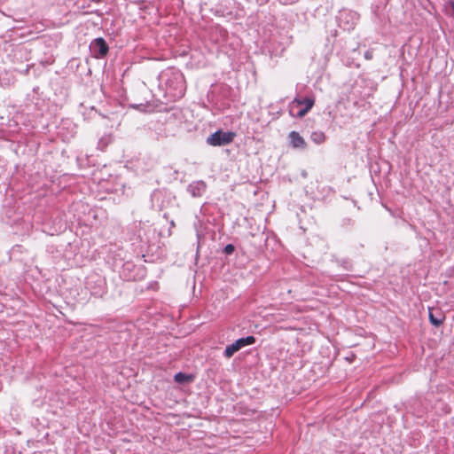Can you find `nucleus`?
I'll use <instances>...</instances> for the list:
<instances>
[{"mask_svg":"<svg viewBox=\"0 0 454 454\" xmlns=\"http://www.w3.org/2000/svg\"><path fill=\"white\" fill-rule=\"evenodd\" d=\"M166 87L173 97L181 98L184 95V78L180 72H171L165 82Z\"/></svg>","mask_w":454,"mask_h":454,"instance_id":"nucleus-1","label":"nucleus"},{"mask_svg":"<svg viewBox=\"0 0 454 454\" xmlns=\"http://www.w3.org/2000/svg\"><path fill=\"white\" fill-rule=\"evenodd\" d=\"M235 137L236 133L233 131L218 129L207 137L206 142L211 146H223L231 144Z\"/></svg>","mask_w":454,"mask_h":454,"instance_id":"nucleus-2","label":"nucleus"},{"mask_svg":"<svg viewBox=\"0 0 454 454\" xmlns=\"http://www.w3.org/2000/svg\"><path fill=\"white\" fill-rule=\"evenodd\" d=\"M255 338L253 335H249L244 338H239L231 345L226 346L223 356L230 359L236 352L240 350L242 348L255 343Z\"/></svg>","mask_w":454,"mask_h":454,"instance_id":"nucleus-3","label":"nucleus"},{"mask_svg":"<svg viewBox=\"0 0 454 454\" xmlns=\"http://www.w3.org/2000/svg\"><path fill=\"white\" fill-rule=\"evenodd\" d=\"M315 100L312 98H295L292 102V109L294 111L295 107H298V111L295 114L296 117L301 118L305 116L308 112L313 107Z\"/></svg>","mask_w":454,"mask_h":454,"instance_id":"nucleus-4","label":"nucleus"},{"mask_svg":"<svg viewBox=\"0 0 454 454\" xmlns=\"http://www.w3.org/2000/svg\"><path fill=\"white\" fill-rule=\"evenodd\" d=\"M90 51L96 59H102L108 53L109 47L102 37L94 39L90 44Z\"/></svg>","mask_w":454,"mask_h":454,"instance_id":"nucleus-5","label":"nucleus"},{"mask_svg":"<svg viewBox=\"0 0 454 454\" xmlns=\"http://www.w3.org/2000/svg\"><path fill=\"white\" fill-rule=\"evenodd\" d=\"M206 189L207 184L202 180L194 181L187 187V191L192 197H201L206 192Z\"/></svg>","mask_w":454,"mask_h":454,"instance_id":"nucleus-6","label":"nucleus"},{"mask_svg":"<svg viewBox=\"0 0 454 454\" xmlns=\"http://www.w3.org/2000/svg\"><path fill=\"white\" fill-rule=\"evenodd\" d=\"M288 138L290 145L295 149H305L307 147L306 141L297 131H291Z\"/></svg>","mask_w":454,"mask_h":454,"instance_id":"nucleus-7","label":"nucleus"},{"mask_svg":"<svg viewBox=\"0 0 454 454\" xmlns=\"http://www.w3.org/2000/svg\"><path fill=\"white\" fill-rule=\"evenodd\" d=\"M428 317L430 323L438 327L443 323L445 315L440 309H429Z\"/></svg>","mask_w":454,"mask_h":454,"instance_id":"nucleus-8","label":"nucleus"},{"mask_svg":"<svg viewBox=\"0 0 454 454\" xmlns=\"http://www.w3.org/2000/svg\"><path fill=\"white\" fill-rule=\"evenodd\" d=\"M310 139L317 145L325 143L326 139L325 134L321 130L313 131L310 135Z\"/></svg>","mask_w":454,"mask_h":454,"instance_id":"nucleus-9","label":"nucleus"},{"mask_svg":"<svg viewBox=\"0 0 454 454\" xmlns=\"http://www.w3.org/2000/svg\"><path fill=\"white\" fill-rule=\"evenodd\" d=\"M174 380L178 384H185L192 381L193 377L184 372H178L174 376Z\"/></svg>","mask_w":454,"mask_h":454,"instance_id":"nucleus-10","label":"nucleus"},{"mask_svg":"<svg viewBox=\"0 0 454 454\" xmlns=\"http://www.w3.org/2000/svg\"><path fill=\"white\" fill-rule=\"evenodd\" d=\"M339 265H340L344 270H352V262L348 258H344L341 260L336 261Z\"/></svg>","mask_w":454,"mask_h":454,"instance_id":"nucleus-11","label":"nucleus"},{"mask_svg":"<svg viewBox=\"0 0 454 454\" xmlns=\"http://www.w3.org/2000/svg\"><path fill=\"white\" fill-rule=\"evenodd\" d=\"M6 175V165L3 158L0 157V178Z\"/></svg>","mask_w":454,"mask_h":454,"instance_id":"nucleus-12","label":"nucleus"},{"mask_svg":"<svg viewBox=\"0 0 454 454\" xmlns=\"http://www.w3.org/2000/svg\"><path fill=\"white\" fill-rule=\"evenodd\" d=\"M110 142V137H106L99 140L98 145L103 150Z\"/></svg>","mask_w":454,"mask_h":454,"instance_id":"nucleus-13","label":"nucleus"},{"mask_svg":"<svg viewBox=\"0 0 454 454\" xmlns=\"http://www.w3.org/2000/svg\"><path fill=\"white\" fill-rule=\"evenodd\" d=\"M235 250V247L232 244H228L224 247L223 252L226 254H231Z\"/></svg>","mask_w":454,"mask_h":454,"instance_id":"nucleus-14","label":"nucleus"},{"mask_svg":"<svg viewBox=\"0 0 454 454\" xmlns=\"http://www.w3.org/2000/svg\"><path fill=\"white\" fill-rule=\"evenodd\" d=\"M446 8L448 13L454 17V1H450Z\"/></svg>","mask_w":454,"mask_h":454,"instance_id":"nucleus-15","label":"nucleus"},{"mask_svg":"<svg viewBox=\"0 0 454 454\" xmlns=\"http://www.w3.org/2000/svg\"><path fill=\"white\" fill-rule=\"evenodd\" d=\"M364 59L367 60H371L373 59V51L372 50H368L364 52Z\"/></svg>","mask_w":454,"mask_h":454,"instance_id":"nucleus-16","label":"nucleus"}]
</instances>
